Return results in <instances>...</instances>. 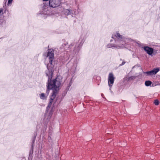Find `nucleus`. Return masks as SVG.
<instances>
[{"instance_id":"aec40b11","label":"nucleus","mask_w":160,"mask_h":160,"mask_svg":"<svg viewBox=\"0 0 160 160\" xmlns=\"http://www.w3.org/2000/svg\"><path fill=\"white\" fill-rule=\"evenodd\" d=\"M125 63V62H122V63L120 65V66H121V65H123Z\"/></svg>"},{"instance_id":"2eb2a0df","label":"nucleus","mask_w":160,"mask_h":160,"mask_svg":"<svg viewBox=\"0 0 160 160\" xmlns=\"http://www.w3.org/2000/svg\"><path fill=\"white\" fill-rule=\"evenodd\" d=\"M154 103L156 105H158L159 104V101L158 100H155L154 101Z\"/></svg>"},{"instance_id":"6e6552de","label":"nucleus","mask_w":160,"mask_h":160,"mask_svg":"<svg viewBox=\"0 0 160 160\" xmlns=\"http://www.w3.org/2000/svg\"><path fill=\"white\" fill-rule=\"evenodd\" d=\"M142 48L149 55H152L153 52V49L148 46H145L142 47Z\"/></svg>"},{"instance_id":"ddd939ff","label":"nucleus","mask_w":160,"mask_h":160,"mask_svg":"<svg viewBox=\"0 0 160 160\" xmlns=\"http://www.w3.org/2000/svg\"><path fill=\"white\" fill-rule=\"evenodd\" d=\"M114 46H115V44H109L107 45V47L108 48H115V47Z\"/></svg>"},{"instance_id":"4be33fe9","label":"nucleus","mask_w":160,"mask_h":160,"mask_svg":"<svg viewBox=\"0 0 160 160\" xmlns=\"http://www.w3.org/2000/svg\"><path fill=\"white\" fill-rule=\"evenodd\" d=\"M48 0H43V1H48Z\"/></svg>"},{"instance_id":"0eeeda50","label":"nucleus","mask_w":160,"mask_h":160,"mask_svg":"<svg viewBox=\"0 0 160 160\" xmlns=\"http://www.w3.org/2000/svg\"><path fill=\"white\" fill-rule=\"evenodd\" d=\"M83 42L82 40H79L78 41V43H77L75 45L74 50V51L75 53L78 52L80 50V48L83 43Z\"/></svg>"},{"instance_id":"dca6fc26","label":"nucleus","mask_w":160,"mask_h":160,"mask_svg":"<svg viewBox=\"0 0 160 160\" xmlns=\"http://www.w3.org/2000/svg\"><path fill=\"white\" fill-rule=\"evenodd\" d=\"M151 71H148V72H144V73H146V74H147V75L151 76L152 75V73H151Z\"/></svg>"},{"instance_id":"f8f14e48","label":"nucleus","mask_w":160,"mask_h":160,"mask_svg":"<svg viewBox=\"0 0 160 160\" xmlns=\"http://www.w3.org/2000/svg\"><path fill=\"white\" fill-rule=\"evenodd\" d=\"M152 82L150 81H147L145 82V84L147 86H150Z\"/></svg>"},{"instance_id":"a211bd4d","label":"nucleus","mask_w":160,"mask_h":160,"mask_svg":"<svg viewBox=\"0 0 160 160\" xmlns=\"http://www.w3.org/2000/svg\"><path fill=\"white\" fill-rule=\"evenodd\" d=\"M13 0H8V5H9L10 4H11Z\"/></svg>"},{"instance_id":"423d86ee","label":"nucleus","mask_w":160,"mask_h":160,"mask_svg":"<svg viewBox=\"0 0 160 160\" xmlns=\"http://www.w3.org/2000/svg\"><path fill=\"white\" fill-rule=\"evenodd\" d=\"M60 0H50L49 6L51 7L55 8L58 6L60 4Z\"/></svg>"},{"instance_id":"9d476101","label":"nucleus","mask_w":160,"mask_h":160,"mask_svg":"<svg viewBox=\"0 0 160 160\" xmlns=\"http://www.w3.org/2000/svg\"><path fill=\"white\" fill-rule=\"evenodd\" d=\"M39 96L40 99L42 100H46L48 97L45 93H43L40 94Z\"/></svg>"},{"instance_id":"412c9836","label":"nucleus","mask_w":160,"mask_h":160,"mask_svg":"<svg viewBox=\"0 0 160 160\" xmlns=\"http://www.w3.org/2000/svg\"><path fill=\"white\" fill-rule=\"evenodd\" d=\"M3 12V9L2 8L0 9V14H1Z\"/></svg>"},{"instance_id":"39448f33","label":"nucleus","mask_w":160,"mask_h":160,"mask_svg":"<svg viewBox=\"0 0 160 160\" xmlns=\"http://www.w3.org/2000/svg\"><path fill=\"white\" fill-rule=\"evenodd\" d=\"M115 79V78L113 73H110L108 75V85L110 88H112L113 84Z\"/></svg>"},{"instance_id":"6ab92c4d","label":"nucleus","mask_w":160,"mask_h":160,"mask_svg":"<svg viewBox=\"0 0 160 160\" xmlns=\"http://www.w3.org/2000/svg\"><path fill=\"white\" fill-rule=\"evenodd\" d=\"M75 13V12L74 11H73L72 10H71V14L72 16H73V15Z\"/></svg>"},{"instance_id":"f03ea898","label":"nucleus","mask_w":160,"mask_h":160,"mask_svg":"<svg viewBox=\"0 0 160 160\" xmlns=\"http://www.w3.org/2000/svg\"><path fill=\"white\" fill-rule=\"evenodd\" d=\"M54 54L53 50H49L47 55L46 59L49 61V63L47 66V70L46 71L47 76L48 77L49 81L51 79L53 71V67L54 64L53 60Z\"/></svg>"},{"instance_id":"1a4fd4ad","label":"nucleus","mask_w":160,"mask_h":160,"mask_svg":"<svg viewBox=\"0 0 160 160\" xmlns=\"http://www.w3.org/2000/svg\"><path fill=\"white\" fill-rule=\"evenodd\" d=\"M160 70L159 68H154L151 71V73H152V75H155L158 73Z\"/></svg>"},{"instance_id":"f3484780","label":"nucleus","mask_w":160,"mask_h":160,"mask_svg":"<svg viewBox=\"0 0 160 160\" xmlns=\"http://www.w3.org/2000/svg\"><path fill=\"white\" fill-rule=\"evenodd\" d=\"M47 90L46 91V92L45 93L46 95L48 96L49 93V90H50L51 89H48L47 88Z\"/></svg>"},{"instance_id":"4468645a","label":"nucleus","mask_w":160,"mask_h":160,"mask_svg":"<svg viewBox=\"0 0 160 160\" xmlns=\"http://www.w3.org/2000/svg\"><path fill=\"white\" fill-rule=\"evenodd\" d=\"M135 77L133 76H131L130 77H129L127 79V80L128 81H129V80H131L134 79H135Z\"/></svg>"},{"instance_id":"9b49d317","label":"nucleus","mask_w":160,"mask_h":160,"mask_svg":"<svg viewBox=\"0 0 160 160\" xmlns=\"http://www.w3.org/2000/svg\"><path fill=\"white\" fill-rule=\"evenodd\" d=\"M63 12L65 15H68L71 14V10L69 9H65L64 10Z\"/></svg>"},{"instance_id":"f257e3e1","label":"nucleus","mask_w":160,"mask_h":160,"mask_svg":"<svg viewBox=\"0 0 160 160\" xmlns=\"http://www.w3.org/2000/svg\"><path fill=\"white\" fill-rule=\"evenodd\" d=\"M62 78L60 76H58L57 78L51 81V79L48 80L47 88L48 89H52L53 90V92L50 98V102L48 105H51L52 100L55 98L57 92L59 90L61 82H62Z\"/></svg>"},{"instance_id":"20e7f679","label":"nucleus","mask_w":160,"mask_h":160,"mask_svg":"<svg viewBox=\"0 0 160 160\" xmlns=\"http://www.w3.org/2000/svg\"><path fill=\"white\" fill-rule=\"evenodd\" d=\"M51 7L47 4H44L42 8V14L45 15H50Z\"/></svg>"},{"instance_id":"7ed1b4c3","label":"nucleus","mask_w":160,"mask_h":160,"mask_svg":"<svg viewBox=\"0 0 160 160\" xmlns=\"http://www.w3.org/2000/svg\"><path fill=\"white\" fill-rule=\"evenodd\" d=\"M117 38L115 40V48L118 49H123L126 48L128 43L131 42L132 40L130 38H125L117 32L115 35Z\"/></svg>"}]
</instances>
